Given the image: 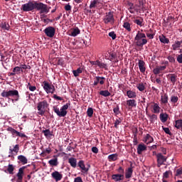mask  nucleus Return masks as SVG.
<instances>
[{"label":"nucleus","instance_id":"nucleus-47","mask_svg":"<svg viewBox=\"0 0 182 182\" xmlns=\"http://www.w3.org/2000/svg\"><path fill=\"white\" fill-rule=\"evenodd\" d=\"M50 153H52V149H50V147H48L43 150L41 155L42 156L43 154H50Z\"/></svg>","mask_w":182,"mask_h":182},{"label":"nucleus","instance_id":"nucleus-44","mask_svg":"<svg viewBox=\"0 0 182 182\" xmlns=\"http://www.w3.org/2000/svg\"><path fill=\"white\" fill-rule=\"evenodd\" d=\"M136 89H138L139 92H143L146 89V87L144 83H139L136 85Z\"/></svg>","mask_w":182,"mask_h":182},{"label":"nucleus","instance_id":"nucleus-2","mask_svg":"<svg viewBox=\"0 0 182 182\" xmlns=\"http://www.w3.org/2000/svg\"><path fill=\"white\" fill-rule=\"evenodd\" d=\"M135 45L138 48H143L144 45L147 43V39L146 38V34L138 31L134 38Z\"/></svg>","mask_w":182,"mask_h":182},{"label":"nucleus","instance_id":"nucleus-13","mask_svg":"<svg viewBox=\"0 0 182 182\" xmlns=\"http://www.w3.org/2000/svg\"><path fill=\"white\" fill-rule=\"evenodd\" d=\"M112 178L115 182H119L124 180V175L120 173H116L112 175Z\"/></svg>","mask_w":182,"mask_h":182},{"label":"nucleus","instance_id":"nucleus-58","mask_svg":"<svg viewBox=\"0 0 182 182\" xmlns=\"http://www.w3.org/2000/svg\"><path fill=\"white\" fill-rule=\"evenodd\" d=\"M168 60L171 63H174V62H176V59L171 55L168 56Z\"/></svg>","mask_w":182,"mask_h":182},{"label":"nucleus","instance_id":"nucleus-20","mask_svg":"<svg viewBox=\"0 0 182 182\" xmlns=\"http://www.w3.org/2000/svg\"><path fill=\"white\" fill-rule=\"evenodd\" d=\"M136 150H137L138 154H141L143 151H145V150H147V146H146V145H144V144H139L138 145Z\"/></svg>","mask_w":182,"mask_h":182},{"label":"nucleus","instance_id":"nucleus-59","mask_svg":"<svg viewBox=\"0 0 182 182\" xmlns=\"http://www.w3.org/2000/svg\"><path fill=\"white\" fill-rule=\"evenodd\" d=\"M153 73L154 75H159V73H160V69L156 67L153 70Z\"/></svg>","mask_w":182,"mask_h":182},{"label":"nucleus","instance_id":"nucleus-39","mask_svg":"<svg viewBox=\"0 0 182 182\" xmlns=\"http://www.w3.org/2000/svg\"><path fill=\"white\" fill-rule=\"evenodd\" d=\"M175 127L178 129H182V119H177L175 122Z\"/></svg>","mask_w":182,"mask_h":182},{"label":"nucleus","instance_id":"nucleus-33","mask_svg":"<svg viewBox=\"0 0 182 182\" xmlns=\"http://www.w3.org/2000/svg\"><path fill=\"white\" fill-rule=\"evenodd\" d=\"M82 72H83V68H78L77 70H73V73L75 77H77V76H79V75H80V73H82Z\"/></svg>","mask_w":182,"mask_h":182},{"label":"nucleus","instance_id":"nucleus-36","mask_svg":"<svg viewBox=\"0 0 182 182\" xmlns=\"http://www.w3.org/2000/svg\"><path fill=\"white\" fill-rule=\"evenodd\" d=\"M123 28L126 29V31H128V32H132V26L130 23L129 22H124L123 24Z\"/></svg>","mask_w":182,"mask_h":182},{"label":"nucleus","instance_id":"nucleus-9","mask_svg":"<svg viewBox=\"0 0 182 182\" xmlns=\"http://www.w3.org/2000/svg\"><path fill=\"white\" fill-rule=\"evenodd\" d=\"M9 157H11L14 159V156H16L18 153H19V144H16L13 148L12 146H9Z\"/></svg>","mask_w":182,"mask_h":182},{"label":"nucleus","instance_id":"nucleus-57","mask_svg":"<svg viewBox=\"0 0 182 182\" xmlns=\"http://www.w3.org/2000/svg\"><path fill=\"white\" fill-rule=\"evenodd\" d=\"M138 143H139V141H137V135L134 134V135L133 144H134V146H137Z\"/></svg>","mask_w":182,"mask_h":182},{"label":"nucleus","instance_id":"nucleus-17","mask_svg":"<svg viewBox=\"0 0 182 182\" xmlns=\"http://www.w3.org/2000/svg\"><path fill=\"white\" fill-rule=\"evenodd\" d=\"M132 176H133V164H130V167L125 172L126 178H132Z\"/></svg>","mask_w":182,"mask_h":182},{"label":"nucleus","instance_id":"nucleus-52","mask_svg":"<svg viewBox=\"0 0 182 182\" xmlns=\"http://www.w3.org/2000/svg\"><path fill=\"white\" fill-rule=\"evenodd\" d=\"M117 171L119 174H123V176H124V168H123V167L119 166L118 169H117Z\"/></svg>","mask_w":182,"mask_h":182},{"label":"nucleus","instance_id":"nucleus-56","mask_svg":"<svg viewBox=\"0 0 182 182\" xmlns=\"http://www.w3.org/2000/svg\"><path fill=\"white\" fill-rule=\"evenodd\" d=\"M134 23H136L139 26H143V21H140L139 19H136L134 21Z\"/></svg>","mask_w":182,"mask_h":182},{"label":"nucleus","instance_id":"nucleus-24","mask_svg":"<svg viewBox=\"0 0 182 182\" xmlns=\"http://www.w3.org/2000/svg\"><path fill=\"white\" fill-rule=\"evenodd\" d=\"M17 159L19 161V163H21V164H28V159L26 156L23 155H19Z\"/></svg>","mask_w":182,"mask_h":182},{"label":"nucleus","instance_id":"nucleus-45","mask_svg":"<svg viewBox=\"0 0 182 182\" xmlns=\"http://www.w3.org/2000/svg\"><path fill=\"white\" fill-rule=\"evenodd\" d=\"M123 121V119L122 118H118L115 120V122L114 123V126L115 127V129H119V124H120V123H122V122Z\"/></svg>","mask_w":182,"mask_h":182},{"label":"nucleus","instance_id":"nucleus-31","mask_svg":"<svg viewBox=\"0 0 182 182\" xmlns=\"http://www.w3.org/2000/svg\"><path fill=\"white\" fill-rule=\"evenodd\" d=\"M159 39L161 43H170V40H168L164 35L159 36Z\"/></svg>","mask_w":182,"mask_h":182},{"label":"nucleus","instance_id":"nucleus-55","mask_svg":"<svg viewBox=\"0 0 182 182\" xmlns=\"http://www.w3.org/2000/svg\"><path fill=\"white\" fill-rule=\"evenodd\" d=\"M113 112L115 114H120V110H119V105H117V107L113 109Z\"/></svg>","mask_w":182,"mask_h":182},{"label":"nucleus","instance_id":"nucleus-50","mask_svg":"<svg viewBox=\"0 0 182 182\" xmlns=\"http://www.w3.org/2000/svg\"><path fill=\"white\" fill-rule=\"evenodd\" d=\"M7 132H10V133H11L12 136H15V132L16 129L12 128V127H9L6 129Z\"/></svg>","mask_w":182,"mask_h":182},{"label":"nucleus","instance_id":"nucleus-26","mask_svg":"<svg viewBox=\"0 0 182 182\" xmlns=\"http://www.w3.org/2000/svg\"><path fill=\"white\" fill-rule=\"evenodd\" d=\"M168 77L170 79L172 85H176V82H177V75L176 74H168Z\"/></svg>","mask_w":182,"mask_h":182},{"label":"nucleus","instance_id":"nucleus-54","mask_svg":"<svg viewBox=\"0 0 182 182\" xmlns=\"http://www.w3.org/2000/svg\"><path fill=\"white\" fill-rule=\"evenodd\" d=\"M109 36L110 38H112V39L113 41H114V39H116V33H114V31H111L109 33Z\"/></svg>","mask_w":182,"mask_h":182},{"label":"nucleus","instance_id":"nucleus-7","mask_svg":"<svg viewBox=\"0 0 182 182\" xmlns=\"http://www.w3.org/2000/svg\"><path fill=\"white\" fill-rule=\"evenodd\" d=\"M43 89L46 93H55V91L56 90L55 89V85L49 84L47 81L43 82Z\"/></svg>","mask_w":182,"mask_h":182},{"label":"nucleus","instance_id":"nucleus-11","mask_svg":"<svg viewBox=\"0 0 182 182\" xmlns=\"http://www.w3.org/2000/svg\"><path fill=\"white\" fill-rule=\"evenodd\" d=\"M106 78L105 77L96 76L94 80L93 86H97V85H105Z\"/></svg>","mask_w":182,"mask_h":182},{"label":"nucleus","instance_id":"nucleus-37","mask_svg":"<svg viewBox=\"0 0 182 182\" xmlns=\"http://www.w3.org/2000/svg\"><path fill=\"white\" fill-rule=\"evenodd\" d=\"M100 95L101 96H104V97H109V96H110V95H112L110 93V92H109V90H101L100 92Z\"/></svg>","mask_w":182,"mask_h":182},{"label":"nucleus","instance_id":"nucleus-29","mask_svg":"<svg viewBox=\"0 0 182 182\" xmlns=\"http://www.w3.org/2000/svg\"><path fill=\"white\" fill-rule=\"evenodd\" d=\"M161 102L164 105H167L168 103V95L167 94H164L161 96Z\"/></svg>","mask_w":182,"mask_h":182},{"label":"nucleus","instance_id":"nucleus-42","mask_svg":"<svg viewBox=\"0 0 182 182\" xmlns=\"http://www.w3.org/2000/svg\"><path fill=\"white\" fill-rule=\"evenodd\" d=\"M100 69H105V70H107V64L98 61V65Z\"/></svg>","mask_w":182,"mask_h":182},{"label":"nucleus","instance_id":"nucleus-28","mask_svg":"<svg viewBox=\"0 0 182 182\" xmlns=\"http://www.w3.org/2000/svg\"><path fill=\"white\" fill-rule=\"evenodd\" d=\"M127 96L129 97V99H134L137 97V95L136 94V92L132 90H128L127 92Z\"/></svg>","mask_w":182,"mask_h":182},{"label":"nucleus","instance_id":"nucleus-14","mask_svg":"<svg viewBox=\"0 0 182 182\" xmlns=\"http://www.w3.org/2000/svg\"><path fill=\"white\" fill-rule=\"evenodd\" d=\"M21 72H23V70H22V68L19 66H16L13 69V72L10 73L9 76H15L16 75H21Z\"/></svg>","mask_w":182,"mask_h":182},{"label":"nucleus","instance_id":"nucleus-43","mask_svg":"<svg viewBox=\"0 0 182 182\" xmlns=\"http://www.w3.org/2000/svg\"><path fill=\"white\" fill-rule=\"evenodd\" d=\"M0 27L5 31H9V24L6 23V22L1 23Z\"/></svg>","mask_w":182,"mask_h":182},{"label":"nucleus","instance_id":"nucleus-15","mask_svg":"<svg viewBox=\"0 0 182 182\" xmlns=\"http://www.w3.org/2000/svg\"><path fill=\"white\" fill-rule=\"evenodd\" d=\"M78 167L81 168L82 173H87L89 171V168H86V166L85 165V161L83 160H80L78 162Z\"/></svg>","mask_w":182,"mask_h":182},{"label":"nucleus","instance_id":"nucleus-41","mask_svg":"<svg viewBox=\"0 0 182 182\" xmlns=\"http://www.w3.org/2000/svg\"><path fill=\"white\" fill-rule=\"evenodd\" d=\"M151 123H154L157 120V115L153 114L152 115L148 114Z\"/></svg>","mask_w":182,"mask_h":182},{"label":"nucleus","instance_id":"nucleus-6","mask_svg":"<svg viewBox=\"0 0 182 182\" xmlns=\"http://www.w3.org/2000/svg\"><path fill=\"white\" fill-rule=\"evenodd\" d=\"M103 22L105 24L111 23V25H113V23H114V16L113 15L112 11H109L105 14Z\"/></svg>","mask_w":182,"mask_h":182},{"label":"nucleus","instance_id":"nucleus-22","mask_svg":"<svg viewBox=\"0 0 182 182\" xmlns=\"http://www.w3.org/2000/svg\"><path fill=\"white\" fill-rule=\"evenodd\" d=\"M127 106L129 108L136 107L137 106V102L136 100H127Z\"/></svg>","mask_w":182,"mask_h":182},{"label":"nucleus","instance_id":"nucleus-27","mask_svg":"<svg viewBox=\"0 0 182 182\" xmlns=\"http://www.w3.org/2000/svg\"><path fill=\"white\" fill-rule=\"evenodd\" d=\"M68 163L70 164L71 167L76 168V166H77V161L75 158H70L68 159Z\"/></svg>","mask_w":182,"mask_h":182},{"label":"nucleus","instance_id":"nucleus-21","mask_svg":"<svg viewBox=\"0 0 182 182\" xmlns=\"http://www.w3.org/2000/svg\"><path fill=\"white\" fill-rule=\"evenodd\" d=\"M144 141L146 144H150V143H153V141H154V139L149 134H146L144 137Z\"/></svg>","mask_w":182,"mask_h":182},{"label":"nucleus","instance_id":"nucleus-48","mask_svg":"<svg viewBox=\"0 0 182 182\" xmlns=\"http://www.w3.org/2000/svg\"><path fill=\"white\" fill-rule=\"evenodd\" d=\"M162 129L166 134H169V136H172L173 134L171 133V132H170V129L168 127H164V126H162Z\"/></svg>","mask_w":182,"mask_h":182},{"label":"nucleus","instance_id":"nucleus-40","mask_svg":"<svg viewBox=\"0 0 182 182\" xmlns=\"http://www.w3.org/2000/svg\"><path fill=\"white\" fill-rule=\"evenodd\" d=\"M98 4H100L99 0H93L90 4V9H93V8H96V5H97Z\"/></svg>","mask_w":182,"mask_h":182},{"label":"nucleus","instance_id":"nucleus-64","mask_svg":"<svg viewBox=\"0 0 182 182\" xmlns=\"http://www.w3.org/2000/svg\"><path fill=\"white\" fill-rule=\"evenodd\" d=\"M74 182H83V180H82V177L77 176L74 179Z\"/></svg>","mask_w":182,"mask_h":182},{"label":"nucleus","instance_id":"nucleus-25","mask_svg":"<svg viewBox=\"0 0 182 182\" xmlns=\"http://www.w3.org/2000/svg\"><path fill=\"white\" fill-rule=\"evenodd\" d=\"M151 107L153 108V113H155V114L160 113V110L161 108L160 107L159 104L154 102V105H152Z\"/></svg>","mask_w":182,"mask_h":182},{"label":"nucleus","instance_id":"nucleus-53","mask_svg":"<svg viewBox=\"0 0 182 182\" xmlns=\"http://www.w3.org/2000/svg\"><path fill=\"white\" fill-rule=\"evenodd\" d=\"M182 176V168H180L176 170V177H181Z\"/></svg>","mask_w":182,"mask_h":182},{"label":"nucleus","instance_id":"nucleus-49","mask_svg":"<svg viewBox=\"0 0 182 182\" xmlns=\"http://www.w3.org/2000/svg\"><path fill=\"white\" fill-rule=\"evenodd\" d=\"M87 114L88 117H92V116H93V108L92 107L88 108L87 110Z\"/></svg>","mask_w":182,"mask_h":182},{"label":"nucleus","instance_id":"nucleus-19","mask_svg":"<svg viewBox=\"0 0 182 182\" xmlns=\"http://www.w3.org/2000/svg\"><path fill=\"white\" fill-rule=\"evenodd\" d=\"M146 63L143 60H139L138 66L141 73H144L146 72V67H144Z\"/></svg>","mask_w":182,"mask_h":182},{"label":"nucleus","instance_id":"nucleus-61","mask_svg":"<svg viewBox=\"0 0 182 182\" xmlns=\"http://www.w3.org/2000/svg\"><path fill=\"white\" fill-rule=\"evenodd\" d=\"M92 153L97 154L99 153V149H97V147H96V146H93L92 148Z\"/></svg>","mask_w":182,"mask_h":182},{"label":"nucleus","instance_id":"nucleus-5","mask_svg":"<svg viewBox=\"0 0 182 182\" xmlns=\"http://www.w3.org/2000/svg\"><path fill=\"white\" fill-rule=\"evenodd\" d=\"M16 96V99H15L16 102H18V100H19V92H18V90H4L1 92V97H14Z\"/></svg>","mask_w":182,"mask_h":182},{"label":"nucleus","instance_id":"nucleus-10","mask_svg":"<svg viewBox=\"0 0 182 182\" xmlns=\"http://www.w3.org/2000/svg\"><path fill=\"white\" fill-rule=\"evenodd\" d=\"M55 30L52 26L47 27L44 29V33L46 36H48V38H53V36H55Z\"/></svg>","mask_w":182,"mask_h":182},{"label":"nucleus","instance_id":"nucleus-46","mask_svg":"<svg viewBox=\"0 0 182 182\" xmlns=\"http://www.w3.org/2000/svg\"><path fill=\"white\" fill-rule=\"evenodd\" d=\"M80 33V30L79 29V28H75L73 31L71 35L72 36H77V35H79Z\"/></svg>","mask_w":182,"mask_h":182},{"label":"nucleus","instance_id":"nucleus-8","mask_svg":"<svg viewBox=\"0 0 182 182\" xmlns=\"http://www.w3.org/2000/svg\"><path fill=\"white\" fill-rule=\"evenodd\" d=\"M157 160V167H161L166 161H167V158L163 156V154L159 153L156 154Z\"/></svg>","mask_w":182,"mask_h":182},{"label":"nucleus","instance_id":"nucleus-30","mask_svg":"<svg viewBox=\"0 0 182 182\" xmlns=\"http://www.w3.org/2000/svg\"><path fill=\"white\" fill-rule=\"evenodd\" d=\"M43 134H44L45 137H46V139H49V137H52V136H53V134L52 132H50V129H46V130H43L42 131Z\"/></svg>","mask_w":182,"mask_h":182},{"label":"nucleus","instance_id":"nucleus-62","mask_svg":"<svg viewBox=\"0 0 182 182\" xmlns=\"http://www.w3.org/2000/svg\"><path fill=\"white\" fill-rule=\"evenodd\" d=\"M176 60L178 63H182V53L178 55Z\"/></svg>","mask_w":182,"mask_h":182},{"label":"nucleus","instance_id":"nucleus-12","mask_svg":"<svg viewBox=\"0 0 182 182\" xmlns=\"http://www.w3.org/2000/svg\"><path fill=\"white\" fill-rule=\"evenodd\" d=\"M51 177H53L54 178V180H55V181H60V180H62V178H63V175H62V173H59V171H55L54 172H53L51 173Z\"/></svg>","mask_w":182,"mask_h":182},{"label":"nucleus","instance_id":"nucleus-16","mask_svg":"<svg viewBox=\"0 0 182 182\" xmlns=\"http://www.w3.org/2000/svg\"><path fill=\"white\" fill-rule=\"evenodd\" d=\"M26 168V166H22L18 169V172L16 174L18 181H22L23 180V170Z\"/></svg>","mask_w":182,"mask_h":182},{"label":"nucleus","instance_id":"nucleus-51","mask_svg":"<svg viewBox=\"0 0 182 182\" xmlns=\"http://www.w3.org/2000/svg\"><path fill=\"white\" fill-rule=\"evenodd\" d=\"M171 102L172 103H177L178 102V97H177V96H172L171 97Z\"/></svg>","mask_w":182,"mask_h":182},{"label":"nucleus","instance_id":"nucleus-32","mask_svg":"<svg viewBox=\"0 0 182 182\" xmlns=\"http://www.w3.org/2000/svg\"><path fill=\"white\" fill-rule=\"evenodd\" d=\"M168 119V114H164V113L160 114V120L161 122H162V123H166Z\"/></svg>","mask_w":182,"mask_h":182},{"label":"nucleus","instance_id":"nucleus-4","mask_svg":"<svg viewBox=\"0 0 182 182\" xmlns=\"http://www.w3.org/2000/svg\"><path fill=\"white\" fill-rule=\"evenodd\" d=\"M69 106H70V103H67L60 108V110L56 106H54L53 109L56 113L57 116H59V117H65V116L68 114V111L66 110L69 109Z\"/></svg>","mask_w":182,"mask_h":182},{"label":"nucleus","instance_id":"nucleus-35","mask_svg":"<svg viewBox=\"0 0 182 182\" xmlns=\"http://www.w3.org/2000/svg\"><path fill=\"white\" fill-rule=\"evenodd\" d=\"M182 41H176L174 44L172 45L173 50H177L178 48L181 46Z\"/></svg>","mask_w":182,"mask_h":182},{"label":"nucleus","instance_id":"nucleus-34","mask_svg":"<svg viewBox=\"0 0 182 182\" xmlns=\"http://www.w3.org/2000/svg\"><path fill=\"white\" fill-rule=\"evenodd\" d=\"M109 60H111V62H114L115 63H117V62H119V60H117V56L113 53H109Z\"/></svg>","mask_w":182,"mask_h":182},{"label":"nucleus","instance_id":"nucleus-1","mask_svg":"<svg viewBox=\"0 0 182 182\" xmlns=\"http://www.w3.org/2000/svg\"><path fill=\"white\" fill-rule=\"evenodd\" d=\"M40 11V14L49 13L50 8H48V5L42 2L28 1V3L21 6V11L23 12H32V11Z\"/></svg>","mask_w":182,"mask_h":182},{"label":"nucleus","instance_id":"nucleus-18","mask_svg":"<svg viewBox=\"0 0 182 182\" xmlns=\"http://www.w3.org/2000/svg\"><path fill=\"white\" fill-rule=\"evenodd\" d=\"M14 171H15V166L11 164H9L7 166V168L4 170L5 173H7L8 174H11V176L14 174Z\"/></svg>","mask_w":182,"mask_h":182},{"label":"nucleus","instance_id":"nucleus-3","mask_svg":"<svg viewBox=\"0 0 182 182\" xmlns=\"http://www.w3.org/2000/svg\"><path fill=\"white\" fill-rule=\"evenodd\" d=\"M49 107V103L46 100L41 101L37 104V114L38 116H45V113H46V110Z\"/></svg>","mask_w":182,"mask_h":182},{"label":"nucleus","instance_id":"nucleus-63","mask_svg":"<svg viewBox=\"0 0 182 182\" xmlns=\"http://www.w3.org/2000/svg\"><path fill=\"white\" fill-rule=\"evenodd\" d=\"M64 8H65V11H71L72 10V6L69 4H66Z\"/></svg>","mask_w":182,"mask_h":182},{"label":"nucleus","instance_id":"nucleus-38","mask_svg":"<svg viewBox=\"0 0 182 182\" xmlns=\"http://www.w3.org/2000/svg\"><path fill=\"white\" fill-rule=\"evenodd\" d=\"M117 154H112L108 156V159L109 160V161H116V160H117Z\"/></svg>","mask_w":182,"mask_h":182},{"label":"nucleus","instance_id":"nucleus-23","mask_svg":"<svg viewBox=\"0 0 182 182\" xmlns=\"http://www.w3.org/2000/svg\"><path fill=\"white\" fill-rule=\"evenodd\" d=\"M53 157L55 159L48 161V164H50V166L56 167L58 164H59V162L58 161V156H56V155H54Z\"/></svg>","mask_w":182,"mask_h":182},{"label":"nucleus","instance_id":"nucleus-60","mask_svg":"<svg viewBox=\"0 0 182 182\" xmlns=\"http://www.w3.org/2000/svg\"><path fill=\"white\" fill-rule=\"evenodd\" d=\"M171 173L170 171H166L165 173H164L163 178H168V175Z\"/></svg>","mask_w":182,"mask_h":182}]
</instances>
